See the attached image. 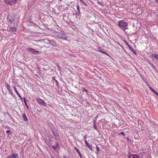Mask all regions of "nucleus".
I'll return each instance as SVG.
<instances>
[{
  "label": "nucleus",
  "instance_id": "obj_1",
  "mask_svg": "<svg viewBox=\"0 0 158 158\" xmlns=\"http://www.w3.org/2000/svg\"><path fill=\"white\" fill-rule=\"evenodd\" d=\"M118 26L121 29L125 31L128 28V23L124 20H121L118 22Z\"/></svg>",
  "mask_w": 158,
  "mask_h": 158
},
{
  "label": "nucleus",
  "instance_id": "obj_2",
  "mask_svg": "<svg viewBox=\"0 0 158 158\" xmlns=\"http://www.w3.org/2000/svg\"><path fill=\"white\" fill-rule=\"evenodd\" d=\"M26 50L34 54L37 55L38 53H41L39 51H36L35 49L31 48H28L26 49Z\"/></svg>",
  "mask_w": 158,
  "mask_h": 158
},
{
  "label": "nucleus",
  "instance_id": "obj_3",
  "mask_svg": "<svg viewBox=\"0 0 158 158\" xmlns=\"http://www.w3.org/2000/svg\"><path fill=\"white\" fill-rule=\"evenodd\" d=\"M3 1L7 4L11 5L15 3L16 0H3Z\"/></svg>",
  "mask_w": 158,
  "mask_h": 158
},
{
  "label": "nucleus",
  "instance_id": "obj_4",
  "mask_svg": "<svg viewBox=\"0 0 158 158\" xmlns=\"http://www.w3.org/2000/svg\"><path fill=\"white\" fill-rule=\"evenodd\" d=\"M37 101L39 104L42 105L44 106H46L47 105L46 103L44 100L41 99L39 98L37 99Z\"/></svg>",
  "mask_w": 158,
  "mask_h": 158
},
{
  "label": "nucleus",
  "instance_id": "obj_5",
  "mask_svg": "<svg viewBox=\"0 0 158 158\" xmlns=\"http://www.w3.org/2000/svg\"><path fill=\"white\" fill-rule=\"evenodd\" d=\"M151 56L152 57V59H156V60L158 62V54H151Z\"/></svg>",
  "mask_w": 158,
  "mask_h": 158
},
{
  "label": "nucleus",
  "instance_id": "obj_6",
  "mask_svg": "<svg viewBox=\"0 0 158 158\" xmlns=\"http://www.w3.org/2000/svg\"><path fill=\"white\" fill-rule=\"evenodd\" d=\"M49 42L50 44L52 45V46L56 47V43L53 40H49Z\"/></svg>",
  "mask_w": 158,
  "mask_h": 158
},
{
  "label": "nucleus",
  "instance_id": "obj_7",
  "mask_svg": "<svg viewBox=\"0 0 158 158\" xmlns=\"http://www.w3.org/2000/svg\"><path fill=\"white\" fill-rule=\"evenodd\" d=\"M139 156L136 154L130 155L129 158H139Z\"/></svg>",
  "mask_w": 158,
  "mask_h": 158
},
{
  "label": "nucleus",
  "instance_id": "obj_8",
  "mask_svg": "<svg viewBox=\"0 0 158 158\" xmlns=\"http://www.w3.org/2000/svg\"><path fill=\"white\" fill-rule=\"evenodd\" d=\"M18 155L12 154L8 156L7 158H16V156H17Z\"/></svg>",
  "mask_w": 158,
  "mask_h": 158
},
{
  "label": "nucleus",
  "instance_id": "obj_9",
  "mask_svg": "<svg viewBox=\"0 0 158 158\" xmlns=\"http://www.w3.org/2000/svg\"><path fill=\"white\" fill-rule=\"evenodd\" d=\"M22 117L25 121H28V119L26 116L25 114L23 113L22 115Z\"/></svg>",
  "mask_w": 158,
  "mask_h": 158
},
{
  "label": "nucleus",
  "instance_id": "obj_10",
  "mask_svg": "<svg viewBox=\"0 0 158 158\" xmlns=\"http://www.w3.org/2000/svg\"><path fill=\"white\" fill-rule=\"evenodd\" d=\"M14 90L15 91L16 93L17 94L18 96L19 97V98H22L21 96H20V95L19 93L18 92V91H17V89H16V88L15 86L14 87Z\"/></svg>",
  "mask_w": 158,
  "mask_h": 158
},
{
  "label": "nucleus",
  "instance_id": "obj_11",
  "mask_svg": "<svg viewBox=\"0 0 158 158\" xmlns=\"http://www.w3.org/2000/svg\"><path fill=\"white\" fill-rule=\"evenodd\" d=\"M59 146L58 144L57 143H56V144L52 146V147L54 149H56V148H58Z\"/></svg>",
  "mask_w": 158,
  "mask_h": 158
},
{
  "label": "nucleus",
  "instance_id": "obj_12",
  "mask_svg": "<svg viewBox=\"0 0 158 158\" xmlns=\"http://www.w3.org/2000/svg\"><path fill=\"white\" fill-rule=\"evenodd\" d=\"M74 149H75V150L77 152V153L79 155L80 157L81 158H82V156L81 155V153L80 152H79V150L76 147H75Z\"/></svg>",
  "mask_w": 158,
  "mask_h": 158
},
{
  "label": "nucleus",
  "instance_id": "obj_13",
  "mask_svg": "<svg viewBox=\"0 0 158 158\" xmlns=\"http://www.w3.org/2000/svg\"><path fill=\"white\" fill-rule=\"evenodd\" d=\"M6 87L7 88V89H8V91H9V92L10 93L11 92L12 90L11 89H10V87L8 84H7L6 85Z\"/></svg>",
  "mask_w": 158,
  "mask_h": 158
},
{
  "label": "nucleus",
  "instance_id": "obj_14",
  "mask_svg": "<svg viewBox=\"0 0 158 158\" xmlns=\"http://www.w3.org/2000/svg\"><path fill=\"white\" fill-rule=\"evenodd\" d=\"M8 19L10 22H12L14 20V19L10 16H8Z\"/></svg>",
  "mask_w": 158,
  "mask_h": 158
},
{
  "label": "nucleus",
  "instance_id": "obj_15",
  "mask_svg": "<svg viewBox=\"0 0 158 158\" xmlns=\"http://www.w3.org/2000/svg\"><path fill=\"white\" fill-rule=\"evenodd\" d=\"M86 146L91 150H92V149L91 147V145H89L88 143L85 144Z\"/></svg>",
  "mask_w": 158,
  "mask_h": 158
},
{
  "label": "nucleus",
  "instance_id": "obj_16",
  "mask_svg": "<svg viewBox=\"0 0 158 158\" xmlns=\"http://www.w3.org/2000/svg\"><path fill=\"white\" fill-rule=\"evenodd\" d=\"M53 134L56 136H58L59 135L58 132L56 131H55L54 130H53Z\"/></svg>",
  "mask_w": 158,
  "mask_h": 158
},
{
  "label": "nucleus",
  "instance_id": "obj_17",
  "mask_svg": "<svg viewBox=\"0 0 158 158\" xmlns=\"http://www.w3.org/2000/svg\"><path fill=\"white\" fill-rule=\"evenodd\" d=\"M98 50L99 52L102 53H103V52H104L100 47L98 48Z\"/></svg>",
  "mask_w": 158,
  "mask_h": 158
},
{
  "label": "nucleus",
  "instance_id": "obj_18",
  "mask_svg": "<svg viewBox=\"0 0 158 158\" xmlns=\"http://www.w3.org/2000/svg\"><path fill=\"white\" fill-rule=\"evenodd\" d=\"M149 64L151 65V66L152 67V69L153 70H156V68L155 66L151 62H149Z\"/></svg>",
  "mask_w": 158,
  "mask_h": 158
},
{
  "label": "nucleus",
  "instance_id": "obj_19",
  "mask_svg": "<svg viewBox=\"0 0 158 158\" xmlns=\"http://www.w3.org/2000/svg\"><path fill=\"white\" fill-rule=\"evenodd\" d=\"M11 30L14 32L16 31V28L14 27H11L10 28Z\"/></svg>",
  "mask_w": 158,
  "mask_h": 158
},
{
  "label": "nucleus",
  "instance_id": "obj_20",
  "mask_svg": "<svg viewBox=\"0 0 158 158\" xmlns=\"http://www.w3.org/2000/svg\"><path fill=\"white\" fill-rule=\"evenodd\" d=\"M82 92H85L86 93L88 92V90L86 89L85 88H84V87H82Z\"/></svg>",
  "mask_w": 158,
  "mask_h": 158
},
{
  "label": "nucleus",
  "instance_id": "obj_21",
  "mask_svg": "<svg viewBox=\"0 0 158 158\" xmlns=\"http://www.w3.org/2000/svg\"><path fill=\"white\" fill-rule=\"evenodd\" d=\"M79 8H80V6H79V5H77V10L79 12V14H80V10H79Z\"/></svg>",
  "mask_w": 158,
  "mask_h": 158
},
{
  "label": "nucleus",
  "instance_id": "obj_22",
  "mask_svg": "<svg viewBox=\"0 0 158 158\" xmlns=\"http://www.w3.org/2000/svg\"><path fill=\"white\" fill-rule=\"evenodd\" d=\"M129 49H130V50H131L134 53V52L135 51L134 50V49L132 48L131 47H130V48H129Z\"/></svg>",
  "mask_w": 158,
  "mask_h": 158
},
{
  "label": "nucleus",
  "instance_id": "obj_23",
  "mask_svg": "<svg viewBox=\"0 0 158 158\" xmlns=\"http://www.w3.org/2000/svg\"><path fill=\"white\" fill-rule=\"evenodd\" d=\"M23 100H24V103H25L26 105V106H27L26 99L25 98H24Z\"/></svg>",
  "mask_w": 158,
  "mask_h": 158
},
{
  "label": "nucleus",
  "instance_id": "obj_24",
  "mask_svg": "<svg viewBox=\"0 0 158 158\" xmlns=\"http://www.w3.org/2000/svg\"><path fill=\"white\" fill-rule=\"evenodd\" d=\"M103 53L104 54H105L106 55H107V56H110V55L109 54H108L106 52H103Z\"/></svg>",
  "mask_w": 158,
  "mask_h": 158
},
{
  "label": "nucleus",
  "instance_id": "obj_25",
  "mask_svg": "<svg viewBox=\"0 0 158 158\" xmlns=\"http://www.w3.org/2000/svg\"><path fill=\"white\" fill-rule=\"evenodd\" d=\"M120 134L123 135V136H125V133L123 132H121L120 133Z\"/></svg>",
  "mask_w": 158,
  "mask_h": 158
},
{
  "label": "nucleus",
  "instance_id": "obj_26",
  "mask_svg": "<svg viewBox=\"0 0 158 158\" xmlns=\"http://www.w3.org/2000/svg\"><path fill=\"white\" fill-rule=\"evenodd\" d=\"M97 3L99 5H102V3H101L99 1H98L97 2Z\"/></svg>",
  "mask_w": 158,
  "mask_h": 158
},
{
  "label": "nucleus",
  "instance_id": "obj_27",
  "mask_svg": "<svg viewBox=\"0 0 158 158\" xmlns=\"http://www.w3.org/2000/svg\"><path fill=\"white\" fill-rule=\"evenodd\" d=\"M10 130H7L6 131V133H8L10 132Z\"/></svg>",
  "mask_w": 158,
  "mask_h": 158
},
{
  "label": "nucleus",
  "instance_id": "obj_28",
  "mask_svg": "<svg viewBox=\"0 0 158 158\" xmlns=\"http://www.w3.org/2000/svg\"><path fill=\"white\" fill-rule=\"evenodd\" d=\"M152 92H153L154 93H155L156 92L154 89H153L152 90Z\"/></svg>",
  "mask_w": 158,
  "mask_h": 158
},
{
  "label": "nucleus",
  "instance_id": "obj_29",
  "mask_svg": "<svg viewBox=\"0 0 158 158\" xmlns=\"http://www.w3.org/2000/svg\"><path fill=\"white\" fill-rule=\"evenodd\" d=\"M94 128H95V129H97V127H96L95 124V123H94Z\"/></svg>",
  "mask_w": 158,
  "mask_h": 158
},
{
  "label": "nucleus",
  "instance_id": "obj_30",
  "mask_svg": "<svg viewBox=\"0 0 158 158\" xmlns=\"http://www.w3.org/2000/svg\"><path fill=\"white\" fill-rule=\"evenodd\" d=\"M96 149L97 151H98L99 150V148L97 146H96Z\"/></svg>",
  "mask_w": 158,
  "mask_h": 158
},
{
  "label": "nucleus",
  "instance_id": "obj_31",
  "mask_svg": "<svg viewBox=\"0 0 158 158\" xmlns=\"http://www.w3.org/2000/svg\"><path fill=\"white\" fill-rule=\"evenodd\" d=\"M42 40H35V41L36 42L38 43V42L39 41H41Z\"/></svg>",
  "mask_w": 158,
  "mask_h": 158
},
{
  "label": "nucleus",
  "instance_id": "obj_32",
  "mask_svg": "<svg viewBox=\"0 0 158 158\" xmlns=\"http://www.w3.org/2000/svg\"><path fill=\"white\" fill-rule=\"evenodd\" d=\"M149 88L152 91V90L153 89H152V88L151 87H149Z\"/></svg>",
  "mask_w": 158,
  "mask_h": 158
},
{
  "label": "nucleus",
  "instance_id": "obj_33",
  "mask_svg": "<svg viewBox=\"0 0 158 158\" xmlns=\"http://www.w3.org/2000/svg\"><path fill=\"white\" fill-rule=\"evenodd\" d=\"M155 94H156V95L157 97H158V93L157 92H156L155 93Z\"/></svg>",
  "mask_w": 158,
  "mask_h": 158
},
{
  "label": "nucleus",
  "instance_id": "obj_34",
  "mask_svg": "<svg viewBox=\"0 0 158 158\" xmlns=\"http://www.w3.org/2000/svg\"><path fill=\"white\" fill-rule=\"evenodd\" d=\"M83 4H84L85 6H86V4L85 3L84 1L83 2H82Z\"/></svg>",
  "mask_w": 158,
  "mask_h": 158
},
{
  "label": "nucleus",
  "instance_id": "obj_35",
  "mask_svg": "<svg viewBox=\"0 0 158 158\" xmlns=\"http://www.w3.org/2000/svg\"><path fill=\"white\" fill-rule=\"evenodd\" d=\"M85 144H87L88 143L86 140H85Z\"/></svg>",
  "mask_w": 158,
  "mask_h": 158
},
{
  "label": "nucleus",
  "instance_id": "obj_36",
  "mask_svg": "<svg viewBox=\"0 0 158 158\" xmlns=\"http://www.w3.org/2000/svg\"><path fill=\"white\" fill-rule=\"evenodd\" d=\"M129 48H130V47H131L129 44H128V45L127 46Z\"/></svg>",
  "mask_w": 158,
  "mask_h": 158
},
{
  "label": "nucleus",
  "instance_id": "obj_37",
  "mask_svg": "<svg viewBox=\"0 0 158 158\" xmlns=\"http://www.w3.org/2000/svg\"><path fill=\"white\" fill-rule=\"evenodd\" d=\"M82 2H83V1L82 0H80Z\"/></svg>",
  "mask_w": 158,
  "mask_h": 158
},
{
  "label": "nucleus",
  "instance_id": "obj_38",
  "mask_svg": "<svg viewBox=\"0 0 158 158\" xmlns=\"http://www.w3.org/2000/svg\"><path fill=\"white\" fill-rule=\"evenodd\" d=\"M63 158H67L65 156H63Z\"/></svg>",
  "mask_w": 158,
  "mask_h": 158
},
{
  "label": "nucleus",
  "instance_id": "obj_39",
  "mask_svg": "<svg viewBox=\"0 0 158 158\" xmlns=\"http://www.w3.org/2000/svg\"><path fill=\"white\" fill-rule=\"evenodd\" d=\"M126 44H127V46L128 45V44H129L128 43H127Z\"/></svg>",
  "mask_w": 158,
  "mask_h": 158
},
{
  "label": "nucleus",
  "instance_id": "obj_40",
  "mask_svg": "<svg viewBox=\"0 0 158 158\" xmlns=\"http://www.w3.org/2000/svg\"><path fill=\"white\" fill-rule=\"evenodd\" d=\"M62 0H60V1H61Z\"/></svg>",
  "mask_w": 158,
  "mask_h": 158
}]
</instances>
